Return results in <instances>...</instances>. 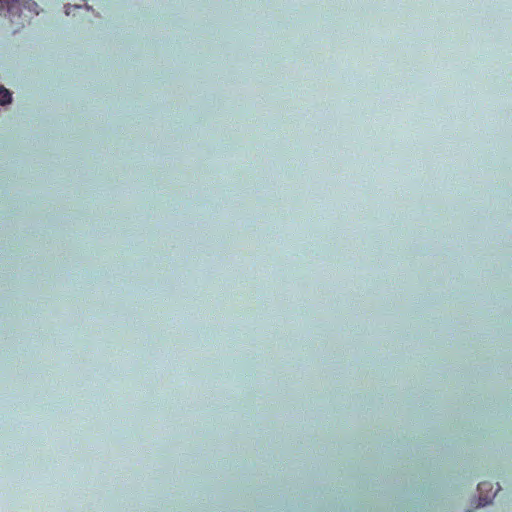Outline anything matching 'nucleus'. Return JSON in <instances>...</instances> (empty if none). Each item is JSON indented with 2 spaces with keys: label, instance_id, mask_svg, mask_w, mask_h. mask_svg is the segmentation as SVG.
<instances>
[{
  "label": "nucleus",
  "instance_id": "nucleus-1",
  "mask_svg": "<svg viewBox=\"0 0 512 512\" xmlns=\"http://www.w3.org/2000/svg\"><path fill=\"white\" fill-rule=\"evenodd\" d=\"M20 0H0V14L7 10L11 11Z\"/></svg>",
  "mask_w": 512,
  "mask_h": 512
},
{
  "label": "nucleus",
  "instance_id": "nucleus-2",
  "mask_svg": "<svg viewBox=\"0 0 512 512\" xmlns=\"http://www.w3.org/2000/svg\"><path fill=\"white\" fill-rule=\"evenodd\" d=\"M11 102V94L5 87L0 86V104L4 105Z\"/></svg>",
  "mask_w": 512,
  "mask_h": 512
},
{
  "label": "nucleus",
  "instance_id": "nucleus-3",
  "mask_svg": "<svg viewBox=\"0 0 512 512\" xmlns=\"http://www.w3.org/2000/svg\"><path fill=\"white\" fill-rule=\"evenodd\" d=\"M486 485H488L486 482L479 483L478 490L482 491L486 487Z\"/></svg>",
  "mask_w": 512,
  "mask_h": 512
},
{
  "label": "nucleus",
  "instance_id": "nucleus-4",
  "mask_svg": "<svg viewBox=\"0 0 512 512\" xmlns=\"http://www.w3.org/2000/svg\"><path fill=\"white\" fill-rule=\"evenodd\" d=\"M487 503H488V501H487V500H485V499H483V498H481V497H480V504H481V505H486Z\"/></svg>",
  "mask_w": 512,
  "mask_h": 512
}]
</instances>
